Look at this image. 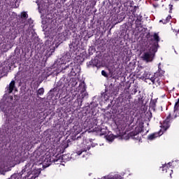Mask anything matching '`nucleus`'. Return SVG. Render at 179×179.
<instances>
[{
  "label": "nucleus",
  "mask_w": 179,
  "mask_h": 179,
  "mask_svg": "<svg viewBox=\"0 0 179 179\" xmlns=\"http://www.w3.org/2000/svg\"><path fill=\"white\" fill-rule=\"evenodd\" d=\"M152 38H154V40L152 39L151 41L153 43V45H151L150 48H148V51L145 52L141 56L143 61H145V62H152L153 58H155V54L156 51H157V45L160 41L159 34H154Z\"/></svg>",
  "instance_id": "f257e3e1"
},
{
  "label": "nucleus",
  "mask_w": 179,
  "mask_h": 179,
  "mask_svg": "<svg viewBox=\"0 0 179 179\" xmlns=\"http://www.w3.org/2000/svg\"><path fill=\"white\" fill-rule=\"evenodd\" d=\"M33 167H34V162L33 160H30L27 164L22 168L21 172L19 173L18 176H23L24 174V178L30 177L33 174Z\"/></svg>",
  "instance_id": "f03ea898"
},
{
  "label": "nucleus",
  "mask_w": 179,
  "mask_h": 179,
  "mask_svg": "<svg viewBox=\"0 0 179 179\" xmlns=\"http://www.w3.org/2000/svg\"><path fill=\"white\" fill-rule=\"evenodd\" d=\"M13 100V96H8V98L3 96V98L0 101V110L6 113L9 110V107L12 106V101Z\"/></svg>",
  "instance_id": "7ed1b4c3"
},
{
  "label": "nucleus",
  "mask_w": 179,
  "mask_h": 179,
  "mask_svg": "<svg viewBox=\"0 0 179 179\" xmlns=\"http://www.w3.org/2000/svg\"><path fill=\"white\" fill-rule=\"evenodd\" d=\"M76 92H78V93H80L81 94L79 95L77 99L79 101H82L83 99H86V97H87V92H86L85 83H80L79 86L76 88Z\"/></svg>",
  "instance_id": "20e7f679"
},
{
  "label": "nucleus",
  "mask_w": 179,
  "mask_h": 179,
  "mask_svg": "<svg viewBox=\"0 0 179 179\" xmlns=\"http://www.w3.org/2000/svg\"><path fill=\"white\" fill-rule=\"evenodd\" d=\"M142 131L143 129L141 127L136 128L135 131H131L129 134V138L134 139L135 141H141V136L139 135V134H141Z\"/></svg>",
  "instance_id": "39448f33"
},
{
  "label": "nucleus",
  "mask_w": 179,
  "mask_h": 179,
  "mask_svg": "<svg viewBox=\"0 0 179 179\" xmlns=\"http://www.w3.org/2000/svg\"><path fill=\"white\" fill-rule=\"evenodd\" d=\"M140 78L145 79V80H151V82L155 84V80H156V75L152 76L149 73V72L145 71Z\"/></svg>",
  "instance_id": "423d86ee"
},
{
  "label": "nucleus",
  "mask_w": 179,
  "mask_h": 179,
  "mask_svg": "<svg viewBox=\"0 0 179 179\" xmlns=\"http://www.w3.org/2000/svg\"><path fill=\"white\" fill-rule=\"evenodd\" d=\"M170 118H171V113H169L163 124H161V128L163 131H167L170 128Z\"/></svg>",
  "instance_id": "0eeeda50"
},
{
  "label": "nucleus",
  "mask_w": 179,
  "mask_h": 179,
  "mask_svg": "<svg viewBox=\"0 0 179 179\" xmlns=\"http://www.w3.org/2000/svg\"><path fill=\"white\" fill-rule=\"evenodd\" d=\"M171 162H169L166 164L162 166V171L164 173H169L170 177L171 178V174L173 173V169H171Z\"/></svg>",
  "instance_id": "6e6552de"
},
{
  "label": "nucleus",
  "mask_w": 179,
  "mask_h": 179,
  "mask_svg": "<svg viewBox=\"0 0 179 179\" xmlns=\"http://www.w3.org/2000/svg\"><path fill=\"white\" fill-rule=\"evenodd\" d=\"M163 135V132H162V130H160L158 133H154L150 136H148V141H153L154 139H156L158 136H162Z\"/></svg>",
  "instance_id": "1a4fd4ad"
},
{
  "label": "nucleus",
  "mask_w": 179,
  "mask_h": 179,
  "mask_svg": "<svg viewBox=\"0 0 179 179\" xmlns=\"http://www.w3.org/2000/svg\"><path fill=\"white\" fill-rule=\"evenodd\" d=\"M13 89H15V80H12L9 84L8 93L10 94L13 92Z\"/></svg>",
  "instance_id": "9d476101"
},
{
  "label": "nucleus",
  "mask_w": 179,
  "mask_h": 179,
  "mask_svg": "<svg viewBox=\"0 0 179 179\" xmlns=\"http://www.w3.org/2000/svg\"><path fill=\"white\" fill-rule=\"evenodd\" d=\"M116 136H113V134H110L106 136V139L108 141V142H113L114 139H115Z\"/></svg>",
  "instance_id": "9b49d317"
},
{
  "label": "nucleus",
  "mask_w": 179,
  "mask_h": 179,
  "mask_svg": "<svg viewBox=\"0 0 179 179\" xmlns=\"http://www.w3.org/2000/svg\"><path fill=\"white\" fill-rule=\"evenodd\" d=\"M90 149V146H87V148H83V150H81V151H78L76 152V155L78 156H80V155H82L83 152H87V150H89Z\"/></svg>",
  "instance_id": "f8f14e48"
},
{
  "label": "nucleus",
  "mask_w": 179,
  "mask_h": 179,
  "mask_svg": "<svg viewBox=\"0 0 179 179\" xmlns=\"http://www.w3.org/2000/svg\"><path fill=\"white\" fill-rule=\"evenodd\" d=\"M170 19H171V16L169 15L168 17H166V20H160L159 22H162L164 24H166V23H169Z\"/></svg>",
  "instance_id": "ddd939ff"
},
{
  "label": "nucleus",
  "mask_w": 179,
  "mask_h": 179,
  "mask_svg": "<svg viewBox=\"0 0 179 179\" xmlns=\"http://www.w3.org/2000/svg\"><path fill=\"white\" fill-rule=\"evenodd\" d=\"M8 171V169H6L4 166H0V173L3 176H5V172Z\"/></svg>",
  "instance_id": "4468645a"
},
{
  "label": "nucleus",
  "mask_w": 179,
  "mask_h": 179,
  "mask_svg": "<svg viewBox=\"0 0 179 179\" xmlns=\"http://www.w3.org/2000/svg\"><path fill=\"white\" fill-rule=\"evenodd\" d=\"M38 96H43L44 94V88H40L37 92Z\"/></svg>",
  "instance_id": "2eb2a0df"
},
{
  "label": "nucleus",
  "mask_w": 179,
  "mask_h": 179,
  "mask_svg": "<svg viewBox=\"0 0 179 179\" xmlns=\"http://www.w3.org/2000/svg\"><path fill=\"white\" fill-rule=\"evenodd\" d=\"M21 17H22L23 19H27V17H28L27 13H26V12H22V13H21Z\"/></svg>",
  "instance_id": "dca6fc26"
},
{
  "label": "nucleus",
  "mask_w": 179,
  "mask_h": 179,
  "mask_svg": "<svg viewBox=\"0 0 179 179\" xmlns=\"http://www.w3.org/2000/svg\"><path fill=\"white\" fill-rule=\"evenodd\" d=\"M101 75H102L103 76H105V78H107V73H106V71H105L104 70H103V71H101Z\"/></svg>",
  "instance_id": "f3484780"
},
{
  "label": "nucleus",
  "mask_w": 179,
  "mask_h": 179,
  "mask_svg": "<svg viewBox=\"0 0 179 179\" xmlns=\"http://www.w3.org/2000/svg\"><path fill=\"white\" fill-rule=\"evenodd\" d=\"M54 162H61V159L59 158L58 159H55Z\"/></svg>",
  "instance_id": "a211bd4d"
},
{
  "label": "nucleus",
  "mask_w": 179,
  "mask_h": 179,
  "mask_svg": "<svg viewBox=\"0 0 179 179\" xmlns=\"http://www.w3.org/2000/svg\"><path fill=\"white\" fill-rule=\"evenodd\" d=\"M153 6H154V8H157L158 6L153 4Z\"/></svg>",
  "instance_id": "6ab92c4d"
},
{
  "label": "nucleus",
  "mask_w": 179,
  "mask_h": 179,
  "mask_svg": "<svg viewBox=\"0 0 179 179\" xmlns=\"http://www.w3.org/2000/svg\"><path fill=\"white\" fill-rule=\"evenodd\" d=\"M158 68H159V69L160 70V63L159 64Z\"/></svg>",
  "instance_id": "aec40b11"
},
{
  "label": "nucleus",
  "mask_w": 179,
  "mask_h": 179,
  "mask_svg": "<svg viewBox=\"0 0 179 179\" xmlns=\"http://www.w3.org/2000/svg\"><path fill=\"white\" fill-rule=\"evenodd\" d=\"M17 177H22V176H19V173L17 175Z\"/></svg>",
  "instance_id": "412c9836"
},
{
  "label": "nucleus",
  "mask_w": 179,
  "mask_h": 179,
  "mask_svg": "<svg viewBox=\"0 0 179 179\" xmlns=\"http://www.w3.org/2000/svg\"><path fill=\"white\" fill-rule=\"evenodd\" d=\"M50 164H48V166H50Z\"/></svg>",
  "instance_id": "4be33fe9"
},
{
  "label": "nucleus",
  "mask_w": 179,
  "mask_h": 179,
  "mask_svg": "<svg viewBox=\"0 0 179 179\" xmlns=\"http://www.w3.org/2000/svg\"><path fill=\"white\" fill-rule=\"evenodd\" d=\"M155 1H158V0H155Z\"/></svg>",
  "instance_id": "5701e85b"
}]
</instances>
